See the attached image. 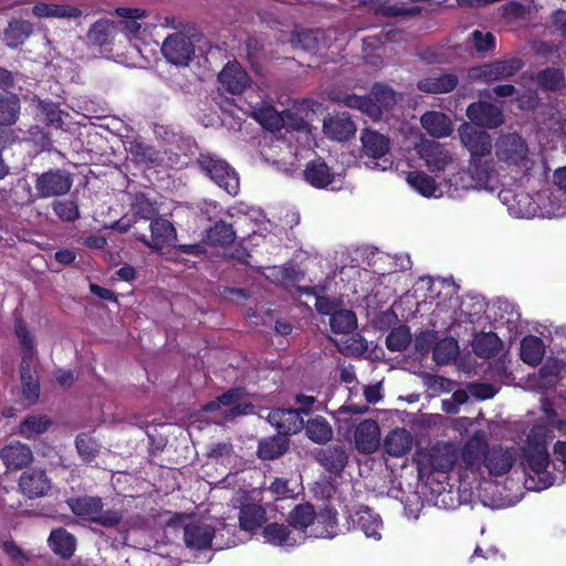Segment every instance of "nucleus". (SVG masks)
Listing matches in <instances>:
<instances>
[{
  "mask_svg": "<svg viewBox=\"0 0 566 566\" xmlns=\"http://www.w3.org/2000/svg\"><path fill=\"white\" fill-rule=\"evenodd\" d=\"M542 410L546 415V424L538 422L526 433L521 447L523 470L526 474L525 486L528 490L542 491L552 486L556 479L548 471L549 454L547 444L553 439L549 426L562 428L564 421L556 420V411L549 400H542Z\"/></svg>",
  "mask_w": 566,
  "mask_h": 566,
  "instance_id": "nucleus-1",
  "label": "nucleus"
},
{
  "mask_svg": "<svg viewBox=\"0 0 566 566\" xmlns=\"http://www.w3.org/2000/svg\"><path fill=\"white\" fill-rule=\"evenodd\" d=\"M515 448H489L485 432L479 430L464 443L459 464V476L462 482H478L489 475L501 476L510 472L517 459Z\"/></svg>",
  "mask_w": 566,
  "mask_h": 566,
  "instance_id": "nucleus-2",
  "label": "nucleus"
},
{
  "mask_svg": "<svg viewBox=\"0 0 566 566\" xmlns=\"http://www.w3.org/2000/svg\"><path fill=\"white\" fill-rule=\"evenodd\" d=\"M423 289L428 291L426 300L437 301V311L448 314L452 321H461L463 317L473 321L485 310V302L480 296H468L460 302L459 285L452 279L421 277L417 282V290Z\"/></svg>",
  "mask_w": 566,
  "mask_h": 566,
  "instance_id": "nucleus-3",
  "label": "nucleus"
},
{
  "mask_svg": "<svg viewBox=\"0 0 566 566\" xmlns=\"http://www.w3.org/2000/svg\"><path fill=\"white\" fill-rule=\"evenodd\" d=\"M289 523L294 532L303 534L305 538H333L337 534L336 513L325 511L316 515L308 503L296 505L289 514Z\"/></svg>",
  "mask_w": 566,
  "mask_h": 566,
  "instance_id": "nucleus-4",
  "label": "nucleus"
},
{
  "mask_svg": "<svg viewBox=\"0 0 566 566\" xmlns=\"http://www.w3.org/2000/svg\"><path fill=\"white\" fill-rule=\"evenodd\" d=\"M235 229L233 224L223 220L214 222L213 226L206 230L202 242L209 248H230L237 239L242 241L250 240L252 245H259L256 240L259 224L248 217H240L235 220Z\"/></svg>",
  "mask_w": 566,
  "mask_h": 566,
  "instance_id": "nucleus-5",
  "label": "nucleus"
},
{
  "mask_svg": "<svg viewBox=\"0 0 566 566\" xmlns=\"http://www.w3.org/2000/svg\"><path fill=\"white\" fill-rule=\"evenodd\" d=\"M71 511L78 517L99 524L104 527H113L118 525L120 532H126V522L120 523L122 515L118 511H103V503L99 497L82 496L70 499L67 501Z\"/></svg>",
  "mask_w": 566,
  "mask_h": 566,
  "instance_id": "nucleus-6",
  "label": "nucleus"
},
{
  "mask_svg": "<svg viewBox=\"0 0 566 566\" xmlns=\"http://www.w3.org/2000/svg\"><path fill=\"white\" fill-rule=\"evenodd\" d=\"M15 334L24 352L21 361L22 394L24 399L32 405L38 401L40 396L39 381L31 374L34 357V340L21 322L15 324Z\"/></svg>",
  "mask_w": 566,
  "mask_h": 566,
  "instance_id": "nucleus-7",
  "label": "nucleus"
},
{
  "mask_svg": "<svg viewBox=\"0 0 566 566\" xmlns=\"http://www.w3.org/2000/svg\"><path fill=\"white\" fill-rule=\"evenodd\" d=\"M197 165L220 188L230 195H237L240 186L239 177L226 160L209 153H201L197 158Z\"/></svg>",
  "mask_w": 566,
  "mask_h": 566,
  "instance_id": "nucleus-8",
  "label": "nucleus"
},
{
  "mask_svg": "<svg viewBox=\"0 0 566 566\" xmlns=\"http://www.w3.org/2000/svg\"><path fill=\"white\" fill-rule=\"evenodd\" d=\"M495 156L499 161L505 164L509 168H531L528 158V146L526 142L516 133L502 135L495 143Z\"/></svg>",
  "mask_w": 566,
  "mask_h": 566,
  "instance_id": "nucleus-9",
  "label": "nucleus"
},
{
  "mask_svg": "<svg viewBox=\"0 0 566 566\" xmlns=\"http://www.w3.org/2000/svg\"><path fill=\"white\" fill-rule=\"evenodd\" d=\"M72 186L73 175L63 168H50L34 179L36 197L41 199L65 196Z\"/></svg>",
  "mask_w": 566,
  "mask_h": 566,
  "instance_id": "nucleus-10",
  "label": "nucleus"
},
{
  "mask_svg": "<svg viewBox=\"0 0 566 566\" xmlns=\"http://www.w3.org/2000/svg\"><path fill=\"white\" fill-rule=\"evenodd\" d=\"M150 240L146 234H134L147 248H201L198 243L176 244L177 230L168 219L157 216L149 221Z\"/></svg>",
  "mask_w": 566,
  "mask_h": 566,
  "instance_id": "nucleus-11",
  "label": "nucleus"
},
{
  "mask_svg": "<svg viewBox=\"0 0 566 566\" xmlns=\"http://www.w3.org/2000/svg\"><path fill=\"white\" fill-rule=\"evenodd\" d=\"M460 462L461 459H459L458 449L454 444H437L429 451L426 462H419V473L420 475L431 472L448 473Z\"/></svg>",
  "mask_w": 566,
  "mask_h": 566,
  "instance_id": "nucleus-12",
  "label": "nucleus"
},
{
  "mask_svg": "<svg viewBox=\"0 0 566 566\" xmlns=\"http://www.w3.org/2000/svg\"><path fill=\"white\" fill-rule=\"evenodd\" d=\"M161 53L169 63L177 66H188L195 56V44L185 33L176 32L165 39Z\"/></svg>",
  "mask_w": 566,
  "mask_h": 566,
  "instance_id": "nucleus-13",
  "label": "nucleus"
},
{
  "mask_svg": "<svg viewBox=\"0 0 566 566\" xmlns=\"http://www.w3.org/2000/svg\"><path fill=\"white\" fill-rule=\"evenodd\" d=\"M216 526L208 520H189L184 525V542L193 551H203L212 546Z\"/></svg>",
  "mask_w": 566,
  "mask_h": 566,
  "instance_id": "nucleus-14",
  "label": "nucleus"
},
{
  "mask_svg": "<svg viewBox=\"0 0 566 566\" xmlns=\"http://www.w3.org/2000/svg\"><path fill=\"white\" fill-rule=\"evenodd\" d=\"M467 116L476 127L490 129L500 127L504 122L502 108L486 101L471 103L467 108Z\"/></svg>",
  "mask_w": 566,
  "mask_h": 566,
  "instance_id": "nucleus-15",
  "label": "nucleus"
},
{
  "mask_svg": "<svg viewBox=\"0 0 566 566\" xmlns=\"http://www.w3.org/2000/svg\"><path fill=\"white\" fill-rule=\"evenodd\" d=\"M459 135L471 158L489 157L492 150L490 134L468 124L461 125Z\"/></svg>",
  "mask_w": 566,
  "mask_h": 566,
  "instance_id": "nucleus-16",
  "label": "nucleus"
},
{
  "mask_svg": "<svg viewBox=\"0 0 566 566\" xmlns=\"http://www.w3.org/2000/svg\"><path fill=\"white\" fill-rule=\"evenodd\" d=\"M352 441L358 452L371 454L380 446V428L377 421L365 419L356 424Z\"/></svg>",
  "mask_w": 566,
  "mask_h": 566,
  "instance_id": "nucleus-17",
  "label": "nucleus"
},
{
  "mask_svg": "<svg viewBox=\"0 0 566 566\" xmlns=\"http://www.w3.org/2000/svg\"><path fill=\"white\" fill-rule=\"evenodd\" d=\"M356 130V124L347 112L328 114L323 120V132L332 140L346 142Z\"/></svg>",
  "mask_w": 566,
  "mask_h": 566,
  "instance_id": "nucleus-18",
  "label": "nucleus"
},
{
  "mask_svg": "<svg viewBox=\"0 0 566 566\" xmlns=\"http://www.w3.org/2000/svg\"><path fill=\"white\" fill-rule=\"evenodd\" d=\"M20 492L29 499H38L48 495L52 482L44 470L30 469L24 471L18 483Z\"/></svg>",
  "mask_w": 566,
  "mask_h": 566,
  "instance_id": "nucleus-19",
  "label": "nucleus"
},
{
  "mask_svg": "<svg viewBox=\"0 0 566 566\" xmlns=\"http://www.w3.org/2000/svg\"><path fill=\"white\" fill-rule=\"evenodd\" d=\"M492 170V161L489 157L471 158L468 169L460 174L461 187L467 189L485 187Z\"/></svg>",
  "mask_w": 566,
  "mask_h": 566,
  "instance_id": "nucleus-20",
  "label": "nucleus"
},
{
  "mask_svg": "<svg viewBox=\"0 0 566 566\" xmlns=\"http://www.w3.org/2000/svg\"><path fill=\"white\" fill-rule=\"evenodd\" d=\"M223 91L232 94H242L250 85L251 78L247 71L237 62H229L218 75Z\"/></svg>",
  "mask_w": 566,
  "mask_h": 566,
  "instance_id": "nucleus-21",
  "label": "nucleus"
},
{
  "mask_svg": "<svg viewBox=\"0 0 566 566\" xmlns=\"http://www.w3.org/2000/svg\"><path fill=\"white\" fill-rule=\"evenodd\" d=\"M418 154L426 161L431 172H439L452 161L451 154L446 145L436 140H423L418 147Z\"/></svg>",
  "mask_w": 566,
  "mask_h": 566,
  "instance_id": "nucleus-22",
  "label": "nucleus"
},
{
  "mask_svg": "<svg viewBox=\"0 0 566 566\" xmlns=\"http://www.w3.org/2000/svg\"><path fill=\"white\" fill-rule=\"evenodd\" d=\"M361 157L374 160L384 158L390 150V139L371 128H364L360 133Z\"/></svg>",
  "mask_w": 566,
  "mask_h": 566,
  "instance_id": "nucleus-23",
  "label": "nucleus"
},
{
  "mask_svg": "<svg viewBox=\"0 0 566 566\" xmlns=\"http://www.w3.org/2000/svg\"><path fill=\"white\" fill-rule=\"evenodd\" d=\"M266 419L279 430L280 434L285 437L297 433L304 428V419L301 412L294 409L272 410Z\"/></svg>",
  "mask_w": 566,
  "mask_h": 566,
  "instance_id": "nucleus-24",
  "label": "nucleus"
},
{
  "mask_svg": "<svg viewBox=\"0 0 566 566\" xmlns=\"http://www.w3.org/2000/svg\"><path fill=\"white\" fill-rule=\"evenodd\" d=\"M241 391L232 389L223 394L218 400L211 401L203 407L206 412L220 411L224 418H232L247 413L249 405L241 402Z\"/></svg>",
  "mask_w": 566,
  "mask_h": 566,
  "instance_id": "nucleus-25",
  "label": "nucleus"
},
{
  "mask_svg": "<svg viewBox=\"0 0 566 566\" xmlns=\"http://www.w3.org/2000/svg\"><path fill=\"white\" fill-rule=\"evenodd\" d=\"M264 541L271 545L280 547H294L305 541L301 533L289 530L284 524L271 523L263 528Z\"/></svg>",
  "mask_w": 566,
  "mask_h": 566,
  "instance_id": "nucleus-26",
  "label": "nucleus"
},
{
  "mask_svg": "<svg viewBox=\"0 0 566 566\" xmlns=\"http://www.w3.org/2000/svg\"><path fill=\"white\" fill-rule=\"evenodd\" d=\"M523 67L521 59L497 60L480 67L479 76L486 82L509 78Z\"/></svg>",
  "mask_w": 566,
  "mask_h": 566,
  "instance_id": "nucleus-27",
  "label": "nucleus"
},
{
  "mask_svg": "<svg viewBox=\"0 0 566 566\" xmlns=\"http://www.w3.org/2000/svg\"><path fill=\"white\" fill-rule=\"evenodd\" d=\"M0 459L8 470H21L33 461L31 449L21 442H13L0 450Z\"/></svg>",
  "mask_w": 566,
  "mask_h": 566,
  "instance_id": "nucleus-28",
  "label": "nucleus"
},
{
  "mask_svg": "<svg viewBox=\"0 0 566 566\" xmlns=\"http://www.w3.org/2000/svg\"><path fill=\"white\" fill-rule=\"evenodd\" d=\"M303 175L305 181L316 189L327 188L335 179L333 169L322 158L310 160Z\"/></svg>",
  "mask_w": 566,
  "mask_h": 566,
  "instance_id": "nucleus-29",
  "label": "nucleus"
},
{
  "mask_svg": "<svg viewBox=\"0 0 566 566\" xmlns=\"http://www.w3.org/2000/svg\"><path fill=\"white\" fill-rule=\"evenodd\" d=\"M251 116L265 129L279 132L285 126V118L293 117V113L291 111L279 113L274 106L264 104L254 107Z\"/></svg>",
  "mask_w": 566,
  "mask_h": 566,
  "instance_id": "nucleus-30",
  "label": "nucleus"
},
{
  "mask_svg": "<svg viewBox=\"0 0 566 566\" xmlns=\"http://www.w3.org/2000/svg\"><path fill=\"white\" fill-rule=\"evenodd\" d=\"M459 84V78L453 73L431 74L418 81L419 91L427 94H447Z\"/></svg>",
  "mask_w": 566,
  "mask_h": 566,
  "instance_id": "nucleus-31",
  "label": "nucleus"
},
{
  "mask_svg": "<svg viewBox=\"0 0 566 566\" xmlns=\"http://www.w3.org/2000/svg\"><path fill=\"white\" fill-rule=\"evenodd\" d=\"M33 30V24L30 21L12 18L3 30V41L6 46L9 49H18L22 46L31 36Z\"/></svg>",
  "mask_w": 566,
  "mask_h": 566,
  "instance_id": "nucleus-32",
  "label": "nucleus"
},
{
  "mask_svg": "<svg viewBox=\"0 0 566 566\" xmlns=\"http://www.w3.org/2000/svg\"><path fill=\"white\" fill-rule=\"evenodd\" d=\"M413 444L411 433L405 428H396L388 432L384 440V449L387 454L400 458L409 453Z\"/></svg>",
  "mask_w": 566,
  "mask_h": 566,
  "instance_id": "nucleus-33",
  "label": "nucleus"
},
{
  "mask_svg": "<svg viewBox=\"0 0 566 566\" xmlns=\"http://www.w3.org/2000/svg\"><path fill=\"white\" fill-rule=\"evenodd\" d=\"M354 524L366 537L379 541L381 538L382 520L369 507L359 509L354 517Z\"/></svg>",
  "mask_w": 566,
  "mask_h": 566,
  "instance_id": "nucleus-34",
  "label": "nucleus"
},
{
  "mask_svg": "<svg viewBox=\"0 0 566 566\" xmlns=\"http://www.w3.org/2000/svg\"><path fill=\"white\" fill-rule=\"evenodd\" d=\"M129 206L135 223L138 219L151 221L158 216L157 201L150 199L146 192L137 191L135 193H130Z\"/></svg>",
  "mask_w": 566,
  "mask_h": 566,
  "instance_id": "nucleus-35",
  "label": "nucleus"
},
{
  "mask_svg": "<svg viewBox=\"0 0 566 566\" xmlns=\"http://www.w3.org/2000/svg\"><path fill=\"white\" fill-rule=\"evenodd\" d=\"M32 13L36 18L77 19L82 15V11L75 6L46 2H36L32 7Z\"/></svg>",
  "mask_w": 566,
  "mask_h": 566,
  "instance_id": "nucleus-36",
  "label": "nucleus"
},
{
  "mask_svg": "<svg viewBox=\"0 0 566 566\" xmlns=\"http://www.w3.org/2000/svg\"><path fill=\"white\" fill-rule=\"evenodd\" d=\"M342 102L345 106L360 111L374 122H377L382 116L381 106L370 96H359L356 94H346Z\"/></svg>",
  "mask_w": 566,
  "mask_h": 566,
  "instance_id": "nucleus-37",
  "label": "nucleus"
},
{
  "mask_svg": "<svg viewBox=\"0 0 566 566\" xmlns=\"http://www.w3.org/2000/svg\"><path fill=\"white\" fill-rule=\"evenodd\" d=\"M116 34V24L108 19H99L90 28L87 40L92 45L102 48L113 42Z\"/></svg>",
  "mask_w": 566,
  "mask_h": 566,
  "instance_id": "nucleus-38",
  "label": "nucleus"
},
{
  "mask_svg": "<svg viewBox=\"0 0 566 566\" xmlns=\"http://www.w3.org/2000/svg\"><path fill=\"white\" fill-rule=\"evenodd\" d=\"M21 102L17 94L11 92H0V126H12L19 117Z\"/></svg>",
  "mask_w": 566,
  "mask_h": 566,
  "instance_id": "nucleus-39",
  "label": "nucleus"
},
{
  "mask_svg": "<svg viewBox=\"0 0 566 566\" xmlns=\"http://www.w3.org/2000/svg\"><path fill=\"white\" fill-rule=\"evenodd\" d=\"M48 544L55 554L64 558L71 557L76 547L75 537L64 528L53 530L48 538Z\"/></svg>",
  "mask_w": 566,
  "mask_h": 566,
  "instance_id": "nucleus-40",
  "label": "nucleus"
},
{
  "mask_svg": "<svg viewBox=\"0 0 566 566\" xmlns=\"http://www.w3.org/2000/svg\"><path fill=\"white\" fill-rule=\"evenodd\" d=\"M422 127L433 137H447L452 133L448 117L439 112H427L421 116Z\"/></svg>",
  "mask_w": 566,
  "mask_h": 566,
  "instance_id": "nucleus-41",
  "label": "nucleus"
},
{
  "mask_svg": "<svg viewBox=\"0 0 566 566\" xmlns=\"http://www.w3.org/2000/svg\"><path fill=\"white\" fill-rule=\"evenodd\" d=\"M535 82L545 92H558L566 85L564 71L552 66L538 71Z\"/></svg>",
  "mask_w": 566,
  "mask_h": 566,
  "instance_id": "nucleus-42",
  "label": "nucleus"
},
{
  "mask_svg": "<svg viewBox=\"0 0 566 566\" xmlns=\"http://www.w3.org/2000/svg\"><path fill=\"white\" fill-rule=\"evenodd\" d=\"M128 151L133 160L137 164L155 166L161 161L160 153L154 146L145 144L142 140L135 139L130 142Z\"/></svg>",
  "mask_w": 566,
  "mask_h": 566,
  "instance_id": "nucleus-43",
  "label": "nucleus"
},
{
  "mask_svg": "<svg viewBox=\"0 0 566 566\" xmlns=\"http://www.w3.org/2000/svg\"><path fill=\"white\" fill-rule=\"evenodd\" d=\"M545 354L543 340L536 336H526L521 342V358L524 363L535 366L538 365Z\"/></svg>",
  "mask_w": 566,
  "mask_h": 566,
  "instance_id": "nucleus-44",
  "label": "nucleus"
},
{
  "mask_svg": "<svg viewBox=\"0 0 566 566\" xmlns=\"http://www.w3.org/2000/svg\"><path fill=\"white\" fill-rule=\"evenodd\" d=\"M304 428L308 439L315 443H326L333 438V428L322 416L310 419Z\"/></svg>",
  "mask_w": 566,
  "mask_h": 566,
  "instance_id": "nucleus-45",
  "label": "nucleus"
},
{
  "mask_svg": "<svg viewBox=\"0 0 566 566\" xmlns=\"http://www.w3.org/2000/svg\"><path fill=\"white\" fill-rule=\"evenodd\" d=\"M289 438L283 434H276L271 439L259 443L258 454L261 459L273 460L286 452L289 449Z\"/></svg>",
  "mask_w": 566,
  "mask_h": 566,
  "instance_id": "nucleus-46",
  "label": "nucleus"
},
{
  "mask_svg": "<svg viewBox=\"0 0 566 566\" xmlns=\"http://www.w3.org/2000/svg\"><path fill=\"white\" fill-rule=\"evenodd\" d=\"M500 346V338L492 332L476 334L472 340L473 352L483 358L495 355Z\"/></svg>",
  "mask_w": 566,
  "mask_h": 566,
  "instance_id": "nucleus-47",
  "label": "nucleus"
},
{
  "mask_svg": "<svg viewBox=\"0 0 566 566\" xmlns=\"http://www.w3.org/2000/svg\"><path fill=\"white\" fill-rule=\"evenodd\" d=\"M51 424L52 421L48 416L31 415L20 423L19 433L25 439H32L46 432Z\"/></svg>",
  "mask_w": 566,
  "mask_h": 566,
  "instance_id": "nucleus-48",
  "label": "nucleus"
},
{
  "mask_svg": "<svg viewBox=\"0 0 566 566\" xmlns=\"http://www.w3.org/2000/svg\"><path fill=\"white\" fill-rule=\"evenodd\" d=\"M408 184L423 197H431L437 191L436 180L423 171H411L407 176Z\"/></svg>",
  "mask_w": 566,
  "mask_h": 566,
  "instance_id": "nucleus-49",
  "label": "nucleus"
},
{
  "mask_svg": "<svg viewBox=\"0 0 566 566\" xmlns=\"http://www.w3.org/2000/svg\"><path fill=\"white\" fill-rule=\"evenodd\" d=\"M265 520V511L255 504L245 505L240 512V526L245 531H254Z\"/></svg>",
  "mask_w": 566,
  "mask_h": 566,
  "instance_id": "nucleus-50",
  "label": "nucleus"
},
{
  "mask_svg": "<svg viewBox=\"0 0 566 566\" xmlns=\"http://www.w3.org/2000/svg\"><path fill=\"white\" fill-rule=\"evenodd\" d=\"M329 324L333 332L348 334L356 328L357 319L354 312L338 308L333 313Z\"/></svg>",
  "mask_w": 566,
  "mask_h": 566,
  "instance_id": "nucleus-51",
  "label": "nucleus"
},
{
  "mask_svg": "<svg viewBox=\"0 0 566 566\" xmlns=\"http://www.w3.org/2000/svg\"><path fill=\"white\" fill-rule=\"evenodd\" d=\"M564 365L559 360H548L538 371V382L541 388L548 389L556 386L559 381V374Z\"/></svg>",
  "mask_w": 566,
  "mask_h": 566,
  "instance_id": "nucleus-52",
  "label": "nucleus"
},
{
  "mask_svg": "<svg viewBox=\"0 0 566 566\" xmlns=\"http://www.w3.org/2000/svg\"><path fill=\"white\" fill-rule=\"evenodd\" d=\"M458 350V343L454 338H443L433 348V359L440 365L448 364L457 357Z\"/></svg>",
  "mask_w": 566,
  "mask_h": 566,
  "instance_id": "nucleus-53",
  "label": "nucleus"
},
{
  "mask_svg": "<svg viewBox=\"0 0 566 566\" xmlns=\"http://www.w3.org/2000/svg\"><path fill=\"white\" fill-rule=\"evenodd\" d=\"M52 210L63 222H74L80 218V209L75 200H55L52 202Z\"/></svg>",
  "mask_w": 566,
  "mask_h": 566,
  "instance_id": "nucleus-54",
  "label": "nucleus"
},
{
  "mask_svg": "<svg viewBox=\"0 0 566 566\" xmlns=\"http://www.w3.org/2000/svg\"><path fill=\"white\" fill-rule=\"evenodd\" d=\"M410 342L411 333L406 326L394 328L386 338L387 347L392 352H400L406 349Z\"/></svg>",
  "mask_w": 566,
  "mask_h": 566,
  "instance_id": "nucleus-55",
  "label": "nucleus"
},
{
  "mask_svg": "<svg viewBox=\"0 0 566 566\" xmlns=\"http://www.w3.org/2000/svg\"><path fill=\"white\" fill-rule=\"evenodd\" d=\"M39 109L44 116L48 126L61 128L63 125L62 111L60 105L51 101H40Z\"/></svg>",
  "mask_w": 566,
  "mask_h": 566,
  "instance_id": "nucleus-56",
  "label": "nucleus"
},
{
  "mask_svg": "<svg viewBox=\"0 0 566 566\" xmlns=\"http://www.w3.org/2000/svg\"><path fill=\"white\" fill-rule=\"evenodd\" d=\"M368 410L367 406L357 407L356 405H347L340 407L336 411L337 430L345 436L349 434V416L353 413H365Z\"/></svg>",
  "mask_w": 566,
  "mask_h": 566,
  "instance_id": "nucleus-57",
  "label": "nucleus"
},
{
  "mask_svg": "<svg viewBox=\"0 0 566 566\" xmlns=\"http://www.w3.org/2000/svg\"><path fill=\"white\" fill-rule=\"evenodd\" d=\"M116 13L119 17L127 19L124 23L129 33L135 35L140 31L142 24L137 22V20L145 17L144 10L137 8H117Z\"/></svg>",
  "mask_w": 566,
  "mask_h": 566,
  "instance_id": "nucleus-58",
  "label": "nucleus"
},
{
  "mask_svg": "<svg viewBox=\"0 0 566 566\" xmlns=\"http://www.w3.org/2000/svg\"><path fill=\"white\" fill-rule=\"evenodd\" d=\"M1 548L8 558L18 566H24L30 560L28 552L23 551L14 541L4 539L1 542Z\"/></svg>",
  "mask_w": 566,
  "mask_h": 566,
  "instance_id": "nucleus-59",
  "label": "nucleus"
},
{
  "mask_svg": "<svg viewBox=\"0 0 566 566\" xmlns=\"http://www.w3.org/2000/svg\"><path fill=\"white\" fill-rule=\"evenodd\" d=\"M291 42L294 48H300L304 51L314 52L318 48L317 39L311 31L295 32L292 34Z\"/></svg>",
  "mask_w": 566,
  "mask_h": 566,
  "instance_id": "nucleus-60",
  "label": "nucleus"
},
{
  "mask_svg": "<svg viewBox=\"0 0 566 566\" xmlns=\"http://www.w3.org/2000/svg\"><path fill=\"white\" fill-rule=\"evenodd\" d=\"M76 448L84 460H91L98 451L97 442L90 436L83 433L76 438Z\"/></svg>",
  "mask_w": 566,
  "mask_h": 566,
  "instance_id": "nucleus-61",
  "label": "nucleus"
},
{
  "mask_svg": "<svg viewBox=\"0 0 566 566\" xmlns=\"http://www.w3.org/2000/svg\"><path fill=\"white\" fill-rule=\"evenodd\" d=\"M374 99L384 107L392 106L396 103V94L392 88L382 84H375L371 88Z\"/></svg>",
  "mask_w": 566,
  "mask_h": 566,
  "instance_id": "nucleus-62",
  "label": "nucleus"
},
{
  "mask_svg": "<svg viewBox=\"0 0 566 566\" xmlns=\"http://www.w3.org/2000/svg\"><path fill=\"white\" fill-rule=\"evenodd\" d=\"M471 39L474 49L480 53L491 51L495 48V36L491 32L483 33L480 30H474L471 33Z\"/></svg>",
  "mask_w": 566,
  "mask_h": 566,
  "instance_id": "nucleus-63",
  "label": "nucleus"
},
{
  "mask_svg": "<svg viewBox=\"0 0 566 566\" xmlns=\"http://www.w3.org/2000/svg\"><path fill=\"white\" fill-rule=\"evenodd\" d=\"M367 349V343L360 335H353L348 337L342 350L350 356H359Z\"/></svg>",
  "mask_w": 566,
  "mask_h": 566,
  "instance_id": "nucleus-64",
  "label": "nucleus"
}]
</instances>
